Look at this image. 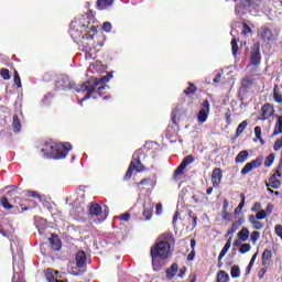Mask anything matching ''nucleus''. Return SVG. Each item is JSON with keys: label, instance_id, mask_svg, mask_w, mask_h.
<instances>
[{"label": "nucleus", "instance_id": "obj_1", "mask_svg": "<svg viewBox=\"0 0 282 282\" xmlns=\"http://www.w3.org/2000/svg\"><path fill=\"white\" fill-rule=\"evenodd\" d=\"M73 145L69 142L57 144L55 142H45L41 148V153L46 159L64 160L72 151Z\"/></svg>", "mask_w": 282, "mask_h": 282}, {"label": "nucleus", "instance_id": "obj_2", "mask_svg": "<svg viewBox=\"0 0 282 282\" xmlns=\"http://www.w3.org/2000/svg\"><path fill=\"white\" fill-rule=\"evenodd\" d=\"M108 89L107 85H101V83H98L96 79L87 80L86 83L82 84L78 88V93H86V96L82 99L83 101L90 99V98H101L106 90Z\"/></svg>", "mask_w": 282, "mask_h": 282}, {"label": "nucleus", "instance_id": "obj_3", "mask_svg": "<svg viewBox=\"0 0 282 282\" xmlns=\"http://www.w3.org/2000/svg\"><path fill=\"white\" fill-rule=\"evenodd\" d=\"M235 6V14L239 15L242 10H248V12H259L262 0H234Z\"/></svg>", "mask_w": 282, "mask_h": 282}, {"label": "nucleus", "instance_id": "obj_4", "mask_svg": "<svg viewBox=\"0 0 282 282\" xmlns=\"http://www.w3.org/2000/svg\"><path fill=\"white\" fill-rule=\"evenodd\" d=\"M88 216L89 219L95 221L96 225H100L107 219L108 214L106 210L102 212L101 205H98L97 203H90L88 205Z\"/></svg>", "mask_w": 282, "mask_h": 282}, {"label": "nucleus", "instance_id": "obj_5", "mask_svg": "<svg viewBox=\"0 0 282 282\" xmlns=\"http://www.w3.org/2000/svg\"><path fill=\"white\" fill-rule=\"evenodd\" d=\"M150 257H158L161 260H166L171 257V246L167 242H156L150 249Z\"/></svg>", "mask_w": 282, "mask_h": 282}, {"label": "nucleus", "instance_id": "obj_6", "mask_svg": "<svg viewBox=\"0 0 282 282\" xmlns=\"http://www.w3.org/2000/svg\"><path fill=\"white\" fill-rule=\"evenodd\" d=\"M133 171L137 173H142L145 171V166L138 154L132 155V161L128 167L126 175H123V182H129L131 176H133Z\"/></svg>", "mask_w": 282, "mask_h": 282}, {"label": "nucleus", "instance_id": "obj_7", "mask_svg": "<svg viewBox=\"0 0 282 282\" xmlns=\"http://www.w3.org/2000/svg\"><path fill=\"white\" fill-rule=\"evenodd\" d=\"M261 63L260 42L253 43L249 53V65L258 66Z\"/></svg>", "mask_w": 282, "mask_h": 282}, {"label": "nucleus", "instance_id": "obj_8", "mask_svg": "<svg viewBox=\"0 0 282 282\" xmlns=\"http://www.w3.org/2000/svg\"><path fill=\"white\" fill-rule=\"evenodd\" d=\"M259 35L264 43L273 42L276 40V36H278V34L270 29L269 24H264L262 25V28H260Z\"/></svg>", "mask_w": 282, "mask_h": 282}, {"label": "nucleus", "instance_id": "obj_9", "mask_svg": "<svg viewBox=\"0 0 282 282\" xmlns=\"http://www.w3.org/2000/svg\"><path fill=\"white\" fill-rule=\"evenodd\" d=\"M256 82L257 79L254 78V75L243 76L241 79L240 91L245 94L250 93L253 89Z\"/></svg>", "mask_w": 282, "mask_h": 282}, {"label": "nucleus", "instance_id": "obj_10", "mask_svg": "<svg viewBox=\"0 0 282 282\" xmlns=\"http://www.w3.org/2000/svg\"><path fill=\"white\" fill-rule=\"evenodd\" d=\"M263 158L259 156L258 159L252 160L251 162L247 163L242 169H241V174L247 175L248 173H251L253 169H259L262 165Z\"/></svg>", "mask_w": 282, "mask_h": 282}, {"label": "nucleus", "instance_id": "obj_11", "mask_svg": "<svg viewBox=\"0 0 282 282\" xmlns=\"http://www.w3.org/2000/svg\"><path fill=\"white\" fill-rule=\"evenodd\" d=\"M210 112V102L205 100L202 102V109L198 112V121L203 124L207 121Z\"/></svg>", "mask_w": 282, "mask_h": 282}, {"label": "nucleus", "instance_id": "obj_12", "mask_svg": "<svg viewBox=\"0 0 282 282\" xmlns=\"http://www.w3.org/2000/svg\"><path fill=\"white\" fill-rule=\"evenodd\" d=\"M223 172L220 167H215L212 173V183L215 188H217L221 182Z\"/></svg>", "mask_w": 282, "mask_h": 282}, {"label": "nucleus", "instance_id": "obj_13", "mask_svg": "<svg viewBox=\"0 0 282 282\" xmlns=\"http://www.w3.org/2000/svg\"><path fill=\"white\" fill-rule=\"evenodd\" d=\"M69 86V77L61 75L56 78L55 87L57 90L67 89Z\"/></svg>", "mask_w": 282, "mask_h": 282}, {"label": "nucleus", "instance_id": "obj_14", "mask_svg": "<svg viewBox=\"0 0 282 282\" xmlns=\"http://www.w3.org/2000/svg\"><path fill=\"white\" fill-rule=\"evenodd\" d=\"M272 257H273V253L271 250L269 249H265L263 252H262V265L268 269L271 264H272Z\"/></svg>", "mask_w": 282, "mask_h": 282}, {"label": "nucleus", "instance_id": "obj_15", "mask_svg": "<svg viewBox=\"0 0 282 282\" xmlns=\"http://www.w3.org/2000/svg\"><path fill=\"white\" fill-rule=\"evenodd\" d=\"M153 214H154V205H151V204L143 205L142 216L144 220H150L153 217Z\"/></svg>", "mask_w": 282, "mask_h": 282}, {"label": "nucleus", "instance_id": "obj_16", "mask_svg": "<svg viewBox=\"0 0 282 282\" xmlns=\"http://www.w3.org/2000/svg\"><path fill=\"white\" fill-rule=\"evenodd\" d=\"M178 272V264L176 262L172 263L171 267L169 269H165V276L169 280H173L175 278V275Z\"/></svg>", "mask_w": 282, "mask_h": 282}, {"label": "nucleus", "instance_id": "obj_17", "mask_svg": "<svg viewBox=\"0 0 282 282\" xmlns=\"http://www.w3.org/2000/svg\"><path fill=\"white\" fill-rule=\"evenodd\" d=\"M161 241L159 242H164V243H167V245H174L175 243V237H174V234H172L171 231H165L161 235Z\"/></svg>", "mask_w": 282, "mask_h": 282}, {"label": "nucleus", "instance_id": "obj_18", "mask_svg": "<svg viewBox=\"0 0 282 282\" xmlns=\"http://www.w3.org/2000/svg\"><path fill=\"white\" fill-rule=\"evenodd\" d=\"M87 261V256L85 251H78L76 254V265L77 268H84Z\"/></svg>", "mask_w": 282, "mask_h": 282}, {"label": "nucleus", "instance_id": "obj_19", "mask_svg": "<svg viewBox=\"0 0 282 282\" xmlns=\"http://www.w3.org/2000/svg\"><path fill=\"white\" fill-rule=\"evenodd\" d=\"M152 259V269L154 272H160L164 267V261L160 259V257H151Z\"/></svg>", "mask_w": 282, "mask_h": 282}, {"label": "nucleus", "instance_id": "obj_20", "mask_svg": "<svg viewBox=\"0 0 282 282\" xmlns=\"http://www.w3.org/2000/svg\"><path fill=\"white\" fill-rule=\"evenodd\" d=\"M48 242L51 245V248L57 252V251H61L62 249V243H61V240H58L57 236L56 235H53V237H51L48 239Z\"/></svg>", "mask_w": 282, "mask_h": 282}, {"label": "nucleus", "instance_id": "obj_21", "mask_svg": "<svg viewBox=\"0 0 282 282\" xmlns=\"http://www.w3.org/2000/svg\"><path fill=\"white\" fill-rule=\"evenodd\" d=\"M261 111H262L263 119H269L273 116V108L269 102L263 105Z\"/></svg>", "mask_w": 282, "mask_h": 282}, {"label": "nucleus", "instance_id": "obj_22", "mask_svg": "<svg viewBox=\"0 0 282 282\" xmlns=\"http://www.w3.org/2000/svg\"><path fill=\"white\" fill-rule=\"evenodd\" d=\"M248 158H249L248 150H242V151H240V153L237 154V156L235 159V163L243 164L245 162H247Z\"/></svg>", "mask_w": 282, "mask_h": 282}, {"label": "nucleus", "instance_id": "obj_23", "mask_svg": "<svg viewBox=\"0 0 282 282\" xmlns=\"http://www.w3.org/2000/svg\"><path fill=\"white\" fill-rule=\"evenodd\" d=\"M57 273L58 272L55 271L54 269H46L45 279L47 280V282H63L61 280L55 279V274Z\"/></svg>", "mask_w": 282, "mask_h": 282}, {"label": "nucleus", "instance_id": "obj_24", "mask_svg": "<svg viewBox=\"0 0 282 282\" xmlns=\"http://www.w3.org/2000/svg\"><path fill=\"white\" fill-rule=\"evenodd\" d=\"M282 186V182L279 178H275V175L269 177V184L267 187H272L273 189H279Z\"/></svg>", "mask_w": 282, "mask_h": 282}, {"label": "nucleus", "instance_id": "obj_25", "mask_svg": "<svg viewBox=\"0 0 282 282\" xmlns=\"http://www.w3.org/2000/svg\"><path fill=\"white\" fill-rule=\"evenodd\" d=\"M231 241H232V237L227 239L223 250L220 251V254H218V261H220L224 257H226V254L228 253L229 249L231 248Z\"/></svg>", "mask_w": 282, "mask_h": 282}, {"label": "nucleus", "instance_id": "obj_26", "mask_svg": "<svg viewBox=\"0 0 282 282\" xmlns=\"http://www.w3.org/2000/svg\"><path fill=\"white\" fill-rule=\"evenodd\" d=\"M237 237L238 239H240L242 242L248 241L249 237H250V231L247 227H243L241 229V231L237 232Z\"/></svg>", "mask_w": 282, "mask_h": 282}, {"label": "nucleus", "instance_id": "obj_27", "mask_svg": "<svg viewBox=\"0 0 282 282\" xmlns=\"http://www.w3.org/2000/svg\"><path fill=\"white\" fill-rule=\"evenodd\" d=\"M230 276L225 270H220L217 272L216 282H229Z\"/></svg>", "mask_w": 282, "mask_h": 282}, {"label": "nucleus", "instance_id": "obj_28", "mask_svg": "<svg viewBox=\"0 0 282 282\" xmlns=\"http://www.w3.org/2000/svg\"><path fill=\"white\" fill-rule=\"evenodd\" d=\"M80 29H84L87 33L96 32V26L89 22V18H85V23L80 25Z\"/></svg>", "mask_w": 282, "mask_h": 282}, {"label": "nucleus", "instance_id": "obj_29", "mask_svg": "<svg viewBox=\"0 0 282 282\" xmlns=\"http://www.w3.org/2000/svg\"><path fill=\"white\" fill-rule=\"evenodd\" d=\"M12 127H13V132H14V133H20L21 128H22V124H21L19 115H13Z\"/></svg>", "mask_w": 282, "mask_h": 282}, {"label": "nucleus", "instance_id": "obj_30", "mask_svg": "<svg viewBox=\"0 0 282 282\" xmlns=\"http://www.w3.org/2000/svg\"><path fill=\"white\" fill-rule=\"evenodd\" d=\"M282 134V116L278 117V120L275 121L274 131L272 137Z\"/></svg>", "mask_w": 282, "mask_h": 282}, {"label": "nucleus", "instance_id": "obj_31", "mask_svg": "<svg viewBox=\"0 0 282 282\" xmlns=\"http://www.w3.org/2000/svg\"><path fill=\"white\" fill-rule=\"evenodd\" d=\"M273 98L276 104L281 105L282 104V93L280 90L279 85L275 84L274 89H273Z\"/></svg>", "mask_w": 282, "mask_h": 282}, {"label": "nucleus", "instance_id": "obj_32", "mask_svg": "<svg viewBox=\"0 0 282 282\" xmlns=\"http://www.w3.org/2000/svg\"><path fill=\"white\" fill-rule=\"evenodd\" d=\"M115 0H97V8L98 10H104L107 7H110L113 4Z\"/></svg>", "mask_w": 282, "mask_h": 282}, {"label": "nucleus", "instance_id": "obj_33", "mask_svg": "<svg viewBox=\"0 0 282 282\" xmlns=\"http://www.w3.org/2000/svg\"><path fill=\"white\" fill-rule=\"evenodd\" d=\"M241 225H242V223H240V221L232 223L231 229L227 230L225 237L232 236L235 232L238 231L239 228H241Z\"/></svg>", "mask_w": 282, "mask_h": 282}, {"label": "nucleus", "instance_id": "obj_34", "mask_svg": "<svg viewBox=\"0 0 282 282\" xmlns=\"http://www.w3.org/2000/svg\"><path fill=\"white\" fill-rule=\"evenodd\" d=\"M138 186H145V187H152L154 188L155 183L153 182V180H151L150 177H145L142 178L139 183Z\"/></svg>", "mask_w": 282, "mask_h": 282}, {"label": "nucleus", "instance_id": "obj_35", "mask_svg": "<svg viewBox=\"0 0 282 282\" xmlns=\"http://www.w3.org/2000/svg\"><path fill=\"white\" fill-rule=\"evenodd\" d=\"M189 87H187L183 93L185 96L195 95L197 93V86L192 83H187Z\"/></svg>", "mask_w": 282, "mask_h": 282}, {"label": "nucleus", "instance_id": "obj_36", "mask_svg": "<svg viewBox=\"0 0 282 282\" xmlns=\"http://www.w3.org/2000/svg\"><path fill=\"white\" fill-rule=\"evenodd\" d=\"M185 170H186V166L181 163L180 166L175 169V171L173 173V178L177 180L178 176H181L185 173Z\"/></svg>", "mask_w": 282, "mask_h": 282}, {"label": "nucleus", "instance_id": "obj_37", "mask_svg": "<svg viewBox=\"0 0 282 282\" xmlns=\"http://www.w3.org/2000/svg\"><path fill=\"white\" fill-rule=\"evenodd\" d=\"M0 204H2V207L6 210L13 209V205L10 204V202H9L7 196H2V198H0Z\"/></svg>", "mask_w": 282, "mask_h": 282}, {"label": "nucleus", "instance_id": "obj_38", "mask_svg": "<svg viewBox=\"0 0 282 282\" xmlns=\"http://www.w3.org/2000/svg\"><path fill=\"white\" fill-rule=\"evenodd\" d=\"M247 127H248V121H243L240 124H238L236 129V138H239L245 131V129H247Z\"/></svg>", "mask_w": 282, "mask_h": 282}, {"label": "nucleus", "instance_id": "obj_39", "mask_svg": "<svg viewBox=\"0 0 282 282\" xmlns=\"http://www.w3.org/2000/svg\"><path fill=\"white\" fill-rule=\"evenodd\" d=\"M238 42H240V40H237V37H234L231 40V52L234 56H237V53L239 51Z\"/></svg>", "mask_w": 282, "mask_h": 282}, {"label": "nucleus", "instance_id": "obj_40", "mask_svg": "<svg viewBox=\"0 0 282 282\" xmlns=\"http://www.w3.org/2000/svg\"><path fill=\"white\" fill-rule=\"evenodd\" d=\"M230 274H231L232 279H238L241 274L239 265H237V264L232 265Z\"/></svg>", "mask_w": 282, "mask_h": 282}, {"label": "nucleus", "instance_id": "obj_41", "mask_svg": "<svg viewBox=\"0 0 282 282\" xmlns=\"http://www.w3.org/2000/svg\"><path fill=\"white\" fill-rule=\"evenodd\" d=\"M254 134H256V139L259 141L260 144H264V140L262 139V130L261 127H256L254 128Z\"/></svg>", "mask_w": 282, "mask_h": 282}, {"label": "nucleus", "instance_id": "obj_42", "mask_svg": "<svg viewBox=\"0 0 282 282\" xmlns=\"http://www.w3.org/2000/svg\"><path fill=\"white\" fill-rule=\"evenodd\" d=\"M0 77H2L3 80H10L11 79L10 69L9 68L0 69Z\"/></svg>", "mask_w": 282, "mask_h": 282}, {"label": "nucleus", "instance_id": "obj_43", "mask_svg": "<svg viewBox=\"0 0 282 282\" xmlns=\"http://www.w3.org/2000/svg\"><path fill=\"white\" fill-rule=\"evenodd\" d=\"M113 78V74L112 73H108L107 75L105 76H101L98 80L99 84H106L108 83L109 80H111Z\"/></svg>", "mask_w": 282, "mask_h": 282}, {"label": "nucleus", "instance_id": "obj_44", "mask_svg": "<svg viewBox=\"0 0 282 282\" xmlns=\"http://www.w3.org/2000/svg\"><path fill=\"white\" fill-rule=\"evenodd\" d=\"M24 193H25V195H26L28 197L39 199L40 202L42 200L41 194H39V193L34 192V191H29V189H28V191H25Z\"/></svg>", "mask_w": 282, "mask_h": 282}, {"label": "nucleus", "instance_id": "obj_45", "mask_svg": "<svg viewBox=\"0 0 282 282\" xmlns=\"http://www.w3.org/2000/svg\"><path fill=\"white\" fill-rule=\"evenodd\" d=\"M274 159H275L274 153L269 154V155L267 156V159L264 160V166H265V167H270V166L273 164Z\"/></svg>", "mask_w": 282, "mask_h": 282}, {"label": "nucleus", "instance_id": "obj_46", "mask_svg": "<svg viewBox=\"0 0 282 282\" xmlns=\"http://www.w3.org/2000/svg\"><path fill=\"white\" fill-rule=\"evenodd\" d=\"M193 162H195V156L193 155H187L185 159H183L182 161V165H184L185 167H187L189 164H192Z\"/></svg>", "mask_w": 282, "mask_h": 282}, {"label": "nucleus", "instance_id": "obj_47", "mask_svg": "<svg viewBox=\"0 0 282 282\" xmlns=\"http://www.w3.org/2000/svg\"><path fill=\"white\" fill-rule=\"evenodd\" d=\"M14 202L17 204H31V203H35L33 199L22 198L20 196L14 197Z\"/></svg>", "mask_w": 282, "mask_h": 282}, {"label": "nucleus", "instance_id": "obj_48", "mask_svg": "<svg viewBox=\"0 0 282 282\" xmlns=\"http://www.w3.org/2000/svg\"><path fill=\"white\" fill-rule=\"evenodd\" d=\"M250 250H251L250 243H242L239 251L241 254H247L248 252H250Z\"/></svg>", "mask_w": 282, "mask_h": 282}, {"label": "nucleus", "instance_id": "obj_49", "mask_svg": "<svg viewBox=\"0 0 282 282\" xmlns=\"http://www.w3.org/2000/svg\"><path fill=\"white\" fill-rule=\"evenodd\" d=\"M14 84L17 85L18 88H22V82L19 72L14 70Z\"/></svg>", "mask_w": 282, "mask_h": 282}, {"label": "nucleus", "instance_id": "obj_50", "mask_svg": "<svg viewBox=\"0 0 282 282\" xmlns=\"http://www.w3.org/2000/svg\"><path fill=\"white\" fill-rule=\"evenodd\" d=\"M250 237L252 245H257L258 240L260 239V231H252Z\"/></svg>", "mask_w": 282, "mask_h": 282}, {"label": "nucleus", "instance_id": "obj_51", "mask_svg": "<svg viewBox=\"0 0 282 282\" xmlns=\"http://www.w3.org/2000/svg\"><path fill=\"white\" fill-rule=\"evenodd\" d=\"M101 29L104 32L110 33L112 31L111 22H104Z\"/></svg>", "mask_w": 282, "mask_h": 282}, {"label": "nucleus", "instance_id": "obj_52", "mask_svg": "<svg viewBox=\"0 0 282 282\" xmlns=\"http://www.w3.org/2000/svg\"><path fill=\"white\" fill-rule=\"evenodd\" d=\"M242 28H243L242 29V34L243 35H248V34L252 33L251 28L246 22L242 23Z\"/></svg>", "mask_w": 282, "mask_h": 282}, {"label": "nucleus", "instance_id": "obj_53", "mask_svg": "<svg viewBox=\"0 0 282 282\" xmlns=\"http://www.w3.org/2000/svg\"><path fill=\"white\" fill-rule=\"evenodd\" d=\"M282 149V137L278 139L273 145V150L275 152H279Z\"/></svg>", "mask_w": 282, "mask_h": 282}, {"label": "nucleus", "instance_id": "obj_54", "mask_svg": "<svg viewBox=\"0 0 282 282\" xmlns=\"http://www.w3.org/2000/svg\"><path fill=\"white\" fill-rule=\"evenodd\" d=\"M267 217H268V213L264 212V210H261V212L256 214V219H258V220L265 219Z\"/></svg>", "mask_w": 282, "mask_h": 282}, {"label": "nucleus", "instance_id": "obj_55", "mask_svg": "<svg viewBox=\"0 0 282 282\" xmlns=\"http://www.w3.org/2000/svg\"><path fill=\"white\" fill-rule=\"evenodd\" d=\"M240 197H241V203H240V205H238L237 208L235 209V214H238V210H242V208L245 207V195L241 194Z\"/></svg>", "mask_w": 282, "mask_h": 282}, {"label": "nucleus", "instance_id": "obj_56", "mask_svg": "<svg viewBox=\"0 0 282 282\" xmlns=\"http://www.w3.org/2000/svg\"><path fill=\"white\" fill-rule=\"evenodd\" d=\"M274 230H275V235L280 237V239H282V225L280 224L275 225Z\"/></svg>", "mask_w": 282, "mask_h": 282}, {"label": "nucleus", "instance_id": "obj_57", "mask_svg": "<svg viewBox=\"0 0 282 282\" xmlns=\"http://www.w3.org/2000/svg\"><path fill=\"white\" fill-rule=\"evenodd\" d=\"M119 219L122 220V221H129V219H130V214H129V213L121 214V215L119 216Z\"/></svg>", "mask_w": 282, "mask_h": 282}, {"label": "nucleus", "instance_id": "obj_58", "mask_svg": "<svg viewBox=\"0 0 282 282\" xmlns=\"http://www.w3.org/2000/svg\"><path fill=\"white\" fill-rule=\"evenodd\" d=\"M265 273H268L267 269H259V271H258V279H263Z\"/></svg>", "mask_w": 282, "mask_h": 282}, {"label": "nucleus", "instance_id": "obj_59", "mask_svg": "<svg viewBox=\"0 0 282 282\" xmlns=\"http://www.w3.org/2000/svg\"><path fill=\"white\" fill-rule=\"evenodd\" d=\"M196 252L195 250H192L189 254H187L186 260L187 261H194L195 260Z\"/></svg>", "mask_w": 282, "mask_h": 282}, {"label": "nucleus", "instance_id": "obj_60", "mask_svg": "<svg viewBox=\"0 0 282 282\" xmlns=\"http://www.w3.org/2000/svg\"><path fill=\"white\" fill-rule=\"evenodd\" d=\"M268 215H271L273 212V205L272 204H268L264 210Z\"/></svg>", "mask_w": 282, "mask_h": 282}, {"label": "nucleus", "instance_id": "obj_61", "mask_svg": "<svg viewBox=\"0 0 282 282\" xmlns=\"http://www.w3.org/2000/svg\"><path fill=\"white\" fill-rule=\"evenodd\" d=\"M186 271H187L186 267H183L182 269H180L178 276L181 279L184 278L186 274Z\"/></svg>", "mask_w": 282, "mask_h": 282}, {"label": "nucleus", "instance_id": "obj_62", "mask_svg": "<svg viewBox=\"0 0 282 282\" xmlns=\"http://www.w3.org/2000/svg\"><path fill=\"white\" fill-rule=\"evenodd\" d=\"M252 225H253V228L257 229V230H260V229L263 228V224L260 223V221H257V223H254V224H252Z\"/></svg>", "mask_w": 282, "mask_h": 282}, {"label": "nucleus", "instance_id": "obj_63", "mask_svg": "<svg viewBox=\"0 0 282 282\" xmlns=\"http://www.w3.org/2000/svg\"><path fill=\"white\" fill-rule=\"evenodd\" d=\"M252 212H258L261 210V204L260 203H254V205L251 208Z\"/></svg>", "mask_w": 282, "mask_h": 282}, {"label": "nucleus", "instance_id": "obj_64", "mask_svg": "<svg viewBox=\"0 0 282 282\" xmlns=\"http://www.w3.org/2000/svg\"><path fill=\"white\" fill-rule=\"evenodd\" d=\"M156 214H158V215H161V214H162V205H161V204H158V205H156Z\"/></svg>", "mask_w": 282, "mask_h": 282}]
</instances>
